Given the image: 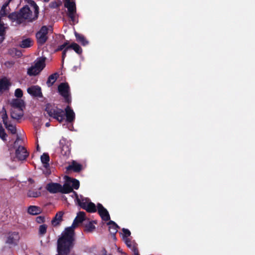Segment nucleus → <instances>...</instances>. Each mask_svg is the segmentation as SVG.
Instances as JSON below:
<instances>
[{"label":"nucleus","instance_id":"1","mask_svg":"<svg viewBox=\"0 0 255 255\" xmlns=\"http://www.w3.org/2000/svg\"><path fill=\"white\" fill-rule=\"evenodd\" d=\"M85 213L84 212L78 213L73 221L72 226L67 227L62 233L57 240V255H69L74 246V229L85 220Z\"/></svg>","mask_w":255,"mask_h":255},{"label":"nucleus","instance_id":"2","mask_svg":"<svg viewBox=\"0 0 255 255\" xmlns=\"http://www.w3.org/2000/svg\"><path fill=\"white\" fill-rule=\"evenodd\" d=\"M45 111L48 115L62 123L65 119V113L63 110L58 108L54 104L48 103L45 105Z\"/></svg>","mask_w":255,"mask_h":255},{"label":"nucleus","instance_id":"3","mask_svg":"<svg viewBox=\"0 0 255 255\" xmlns=\"http://www.w3.org/2000/svg\"><path fill=\"white\" fill-rule=\"evenodd\" d=\"M19 13L21 23L25 20L28 22H33L36 20L38 17V14H36L35 13H34V14H32V11L27 5L20 8Z\"/></svg>","mask_w":255,"mask_h":255},{"label":"nucleus","instance_id":"4","mask_svg":"<svg viewBox=\"0 0 255 255\" xmlns=\"http://www.w3.org/2000/svg\"><path fill=\"white\" fill-rule=\"evenodd\" d=\"M59 94L64 98L65 102L70 104L71 103L70 87L68 83H61L58 86Z\"/></svg>","mask_w":255,"mask_h":255},{"label":"nucleus","instance_id":"5","mask_svg":"<svg viewBox=\"0 0 255 255\" xmlns=\"http://www.w3.org/2000/svg\"><path fill=\"white\" fill-rule=\"evenodd\" d=\"M74 195L76 196L77 202L78 205L83 209L86 210L87 212L89 213H95L97 211V207L95 204L92 202H90L87 203L86 201H85L87 200V199H83L82 201L78 197V195L76 192H74Z\"/></svg>","mask_w":255,"mask_h":255},{"label":"nucleus","instance_id":"6","mask_svg":"<svg viewBox=\"0 0 255 255\" xmlns=\"http://www.w3.org/2000/svg\"><path fill=\"white\" fill-rule=\"evenodd\" d=\"M20 238L19 232H9L6 235L5 244H7L10 248L15 247L18 245Z\"/></svg>","mask_w":255,"mask_h":255},{"label":"nucleus","instance_id":"7","mask_svg":"<svg viewBox=\"0 0 255 255\" xmlns=\"http://www.w3.org/2000/svg\"><path fill=\"white\" fill-rule=\"evenodd\" d=\"M0 115L2 119L3 123L5 128L9 131L11 134H15L16 133V127L12 124L9 123L7 121L8 116L7 115L5 108L3 107L1 111L0 112Z\"/></svg>","mask_w":255,"mask_h":255},{"label":"nucleus","instance_id":"8","mask_svg":"<svg viewBox=\"0 0 255 255\" xmlns=\"http://www.w3.org/2000/svg\"><path fill=\"white\" fill-rule=\"evenodd\" d=\"M48 28L46 26H42L36 33V38L38 45H43L47 40Z\"/></svg>","mask_w":255,"mask_h":255},{"label":"nucleus","instance_id":"9","mask_svg":"<svg viewBox=\"0 0 255 255\" xmlns=\"http://www.w3.org/2000/svg\"><path fill=\"white\" fill-rule=\"evenodd\" d=\"M29 152L23 146L19 145L15 149V157L13 160L23 161L29 156Z\"/></svg>","mask_w":255,"mask_h":255},{"label":"nucleus","instance_id":"10","mask_svg":"<svg viewBox=\"0 0 255 255\" xmlns=\"http://www.w3.org/2000/svg\"><path fill=\"white\" fill-rule=\"evenodd\" d=\"M64 6L68 9V16L71 20L74 22L75 21V14L76 12V4L74 1L70 0H66L64 3Z\"/></svg>","mask_w":255,"mask_h":255},{"label":"nucleus","instance_id":"11","mask_svg":"<svg viewBox=\"0 0 255 255\" xmlns=\"http://www.w3.org/2000/svg\"><path fill=\"white\" fill-rule=\"evenodd\" d=\"M97 211L103 221H108L110 220V216L108 210L101 203L97 204Z\"/></svg>","mask_w":255,"mask_h":255},{"label":"nucleus","instance_id":"12","mask_svg":"<svg viewBox=\"0 0 255 255\" xmlns=\"http://www.w3.org/2000/svg\"><path fill=\"white\" fill-rule=\"evenodd\" d=\"M67 171H72L75 173H79L83 169V165L75 160H72L71 164L66 168Z\"/></svg>","mask_w":255,"mask_h":255},{"label":"nucleus","instance_id":"13","mask_svg":"<svg viewBox=\"0 0 255 255\" xmlns=\"http://www.w3.org/2000/svg\"><path fill=\"white\" fill-rule=\"evenodd\" d=\"M27 93L34 97H42L41 88L38 86H32L27 89Z\"/></svg>","mask_w":255,"mask_h":255},{"label":"nucleus","instance_id":"14","mask_svg":"<svg viewBox=\"0 0 255 255\" xmlns=\"http://www.w3.org/2000/svg\"><path fill=\"white\" fill-rule=\"evenodd\" d=\"M64 214L63 211H59L55 214L54 217L51 221V224L54 227L59 226L63 221V216Z\"/></svg>","mask_w":255,"mask_h":255},{"label":"nucleus","instance_id":"15","mask_svg":"<svg viewBox=\"0 0 255 255\" xmlns=\"http://www.w3.org/2000/svg\"><path fill=\"white\" fill-rule=\"evenodd\" d=\"M46 189L51 193H61V185L58 183H50L47 184Z\"/></svg>","mask_w":255,"mask_h":255},{"label":"nucleus","instance_id":"16","mask_svg":"<svg viewBox=\"0 0 255 255\" xmlns=\"http://www.w3.org/2000/svg\"><path fill=\"white\" fill-rule=\"evenodd\" d=\"M10 111V117L12 119L18 120L23 116L22 109L11 108Z\"/></svg>","mask_w":255,"mask_h":255},{"label":"nucleus","instance_id":"17","mask_svg":"<svg viewBox=\"0 0 255 255\" xmlns=\"http://www.w3.org/2000/svg\"><path fill=\"white\" fill-rule=\"evenodd\" d=\"M65 117L66 118V121L68 123H72L73 122L75 118V115L73 110L67 106L65 109Z\"/></svg>","mask_w":255,"mask_h":255},{"label":"nucleus","instance_id":"18","mask_svg":"<svg viewBox=\"0 0 255 255\" xmlns=\"http://www.w3.org/2000/svg\"><path fill=\"white\" fill-rule=\"evenodd\" d=\"M107 225L109 226V231L112 237L115 238L116 234L118 232L119 227L115 222L112 220H110L109 222L107 223Z\"/></svg>","mask_w":255,"mask_h":255},{"label":"nucleus","instance_id":"19","mask_svg":"<svg viewBox=\"0 0 255 255\" xmlns=\"http://www.w3.org/2000/svg\"><path fill=\"white\" fill-rule=\"evenodd\" d=\"M60 153L61 155H62L64 158H67L68 157L71 153V147L70 144L68 143L62 144Z\"/></svg>","mask_w":255,"mask_h":255},{"label":"nucleus","instance_id":"20","mask_svg":"<svg viewBox=\"0 0 255 255\" xmlns=\"http://www.w3.org/2000/svg\"><path fill=\"white\" fill-rule=\"evenodd\" d=\"M61 193L63 194H68L71 192H73L74 194V191L72 189V187L70 185L69 182H67V180L64 184L63 186H61Z\"/></svg>","mask_w":255,"mask_h":255},{"label":"nucleus","instance_id":"21","mask_svg":"<svg viewBox=\"0 0 255 255\" xmlns=\"http://www.w3.org/2000/svg\"><path fill=\"white\" fill-rule=\"evenodd\" d=\"M8 18L12 21H16L18 24H21V20L19 12H13L8 15Z\"/></svg>","mask_w":255,"mask_h":255},{"label":"nucleus","instance_id":"22","mask_svg":"<svg viewBox=\"0 0 255 255\" xmlns=\"http://www.w3.org/2000/svg\"><path fill=\"white\" fill-rule=\"evenodd\" d=\"M33 41L30 38H27L22 40L19 43V46L22 48H27L30 47L33 45Z\"/></svg>","mask_w":255,"mask_h":255},{"label":"nucleus","instance_id":"23","mask_svg":"<svg viewBox=\"0 0 255 255\" xmlns=\"http://www.w3.org/2000/svg\"><path fill=\"white\" fill-rule=\"evenodd\" d=\"M66 178H67V182H69L70 184L72 183L71 187H72L73 189H74L77 190L79 189L80 187V182L79 180L68 176H66Z\"/></svg>","mask_w":255,"mask_h":255},{"label":"nucleus","instance_id":"24","mask_svg":"<svg viewBox=\"0 0 255 255\" xmlns=\"http://www.w3.org/2000/svg\"><path fill=\"white\" fill-rule=\"evenodd\" d=\"M41 209L40 207L36 206H30L27 212L29 214L33 215H36L41 213Z\"/></svg>","mask_w":255,"mask_h":255},{"label":"nucleus","instance_id":"25","mask_svg":"<svg viewBox=\"0 0 255 255\" xmlns=\"http://www.w3.org/2000/svg\"><path fill=\"white\" fill-rule=\"evenodd\" d=\"M75 35L77 41L80 43L83 46H86L89 43L88 41L86 39L84 35L79 34L76 32H75Z\"/></svg>","mask_w":255,"mask_h":255},{"label":"nucleus","instance_id":"26","mask_svg":"<svg viewBox=\"0 0 255 255\" xmlns=\"http://www.w3.org/2000/svg\"><path fill=\"white\" fill-rule=\"evenodd\" d=\"M10 105L11 108L22 109V107L24 105V102L22 100L16 99L12 100Z\"/></svg>","mask_w":255,"mask_h":255},{"label":"nucleus","instance_id":"27","mask_svg":"<svg viewBox=\"0 0 255 255\" xmlns=\"http://www.w3.org/2000/svg\"><path fill=\"white\" fill-rule=\"evenodd\" d=\"M49 156L47 153H44L41 156V161L42 163L43 164L44 167L46 169L49 167Z\"/></svg>","mask_w":255,"mask_h":255},{"label":"nucleus","instance_id":"28","mask_svg":"<svg viewBox=\"0 0 255 255\" xmlns=\"http://www.w3.org/2000/svg\"><path fill=\"white\" fill-rule=\"evenodd\" d=\"M45 58H41L35 63L34 65L39 71L40 72L45 67Z\"/></svg>","mask_w":255,"mask_h":255},{"label":"nucleus","instance_id":"29","mask_svg":"<svg viewBox=\"0 0 255 255\" xmlns=\"http://www.w3.org/2000/svg\"><path fill=\"white\" fill-rule=\"evenodd\" d=\"M58 76L59 75L57 73H54L49 76L47 81V84L49 87H50L53 85V84L58 78Z\"/></svg>","mask_w":255,"mask_h":255},{"label":"nucleus","instance_id":"30","mask_svg":"<svg viewBox=\"0 0 255 255\" xmlns=\"http://www.w3.org/2000/svg\"><path fill=\"white\" fill-rule=\"evenodd\" d=\"M68 46L69 49H71L74 50L78 54H81L82 53V48L75 42H73L71 44H69Z\"/></svg>","mask_w":255,"mask_h":255},{"label":"nucleus","instance_id":"31","mask_svg":"<svg viewBox=\"0 0 255 255\" xmlns=\"http://www.w3.org/2000/svg\"><path fill=\"white\" fill-rule=\"evenodd\" d=\"M40 73L39 71L34 66H32L27 69V73L30 76H36Z\"/></svg>","mask_w":255,"mask_h":255},{"label":"nucleus","instance_id":"32","mask_svg":"<svg viewBox=\"0 0 255 255\" xmlns=\"http://www.w3.org/2000/svg\"><path fill=\"white\" fill-rule=\"evenodd\" d=\"M9 82L4 79L0 80V91H5L8 89Z\"/></svg>","mask_w":255,"mask_h":255},{"label":"nucleus","instance_id":"33","mask_svg":"<svg viewBox=\"0 0 255 255\" xmlns=\"http://www.w3.org/2000/svg\"><path fill=\"white\" fill-rule=\"evenodd\" d=\"M124 241L127 247L131 250H133V248L137 247V244L135 242L131 241L130 239H125Z\"/></svg>","mask_w":255,"mask_h":255},{"label":"nucleus","instance_id":"34","mask_svg":"<svg viewBox=\"0 0 255 255\" xmlns=\"http://www.w3.org/2000/svg\"><path fill=\"white\" fill-rule=\"evenodd\" d=\"M28 3H29L31 6L33 7L34 13L36 14H39V7L36 3V2L33 0H26Z\"/></svg>","mask_w":255,"mask_h":255},{"label":"nucleus","instance_id":"35","mask_svg":"<svg viewBox=\"0 0 255 255\" xmlns=\"http://www.w3.org/2000/svg\"><path fill=\"white\" fill-rule=\"evenodd\" d=\"M27 196L28 197H33L37 198L41 196V192L39 191H34L31 190H29L27 193Z\"/></svg>","mask_w":255,"mask_h":255},{"label":"nucleus","instance_id":"36","mask_svg":"<svg viewBox=\"0 0 255 255\" xmlns=\"http://www.w3.org/2000/svg\"><path fill=\"white\" fill-rule=\"evenodd\" d=\"M9 3V1L5 2L3 5L1 7V10H0V15L1 16H5L7 15L6 12V7L8 6V4Z\"/></svg>","mask_w":255,"mask_h":255},{"label":"nucleus","instance_id":"37","mask_svg":"<svg viewBox=\"0 0 255 255\" xmlns=\"http://www.w3.org/2000/svg\"><path fill=\"white\" fill-rule=\"evenodd\" d=\"M95 229V226L92 222H90L88 224L85 225L84 231L86 232L90 233L92 232Z\"/></svg>","mask_w":255,"mask_h":255},{"label":"nucleus","instance_id":"38","mask_svg":"<svg viewBox=\"0 0 255 255\" xmlns=\"http://www.w3.org/2000/svg\"><path fill=\"white\" fill-rule=\"evenodd\" d=\"M47 226L45 224L41 225L39 228V234L41 236H43L46 234L47 231Z\"/></svg>","mask_w":255,"mask_h":255},{"label":"nucleus","instance_id":"39","mask_svg":"<svg viewBox=\"0 0 255 255\" xmlns=\"http://www.w3.org/2000/svg\"><path fill=\"white\" fill-rule=\"evenodd\" d=\"M5 33V28L0 17V36H3Z\"/></svg>","mask_w":255,"mask_h":255},{"label":"nucleus","instance_id":"40","mask_svg":"<svg viewBox=\"0 0 255 255\" xmlns=\"http://www.w3.org/2000/svg\"><path fill=\"white\" fill-rule=\"evenodd\" d=\"M69 42L68 40H66L63 44L58 46L57 48L55 50V52L60 51L63 50L65 47L69 45Z\"/></svg>","mask_w":255,"mask_h":255},{"label":"nucleus","instance_id":"41","mask_svg":"<svg viewBox=\"0 0 255 255\" xmlns=\"http://www.w3.org/2000/svg\"><path fill=\"white\" fill-rule=\"evenodd\" d=\"M122 232H123V236L124 240H125V239H129L128 237H129L131 234L130 231L127 229L123 228Z\"/></svg>","mask_w":255,"mask_h":255},{"label":"nucleus","instance_id":"42","mask_svg":"<svg viewBox=\"0 0 255 255\" xmlns=\"http://www.w3.org/2000/svg\"><path fill=\"white\" fill-rule=\"evenodd\" d=\"M7 134L6 133L5 130H0V138L3 141H6Z\"/></svg>","mask_w":255,"mask_h":255},{"label":"nucleus","instance_id":"43","mask_svg":"<svg viewBox=\"0 0 255 255\" xmlns=\"http://www.w3.org/2000/svg\"><path fill=\"white\" fill-rule=\"evenodd\" d=\"M14 95L17 98H20L23 96V92L20 89L17 88L15 90Z\"/></svg>","mask_w":255,"mask_h":255},{"label":"nucleus","instance_id":"44","mask_svg":"<svg viewBox=\"0 0 255 255\" xmlns=\"http://www.w3.org/2000/svg\"><path fill=\"white\" fill-rule=\"evenodd\" d=\"M69 49L68 46L65 47V48L63 50L62 53V59L63 61L65 57H66V53L68 50Z\"/></svg>","mask_w":255,"mask_h":255},{"label":"nucleus","instance_id":"45","mask_svg":"<svg viewBox=\"0 0 255 255\" xmlns=\"http://www.w3.org/2000/svg\"><path fill=\"white\" fill-rule=\"evenodd\" d=\"M36 221L37 223L40 224L44 222L45 219L43 216H38L36 218Z\"/></svg>","mask_w":255,"mask_h":255},{"label":"nucleus","instance_id":"46","mask_svg":"<svg viewBox=\"0 0 255 255\" xmlns=\"http://www.w3.org/2000/svg\"><path fill=\"white\" fill-rule=\"evenodd\" d=\"M50 7L53 8H56L58 7L59 5L56 2H51L50 4Z\"/></svg>","mask_w":255,"mask_h":255},{"label":"nucleus","instance_id":"47","mask_svg":"<svg viewBox=\"0 0 255 255\" xmlns=\"http://www.w3.org/2000/svg\"><path fill=\"white\" fill-rule=\"evenodd\" d=\"M133 248L134 249L133 250H132V251L134 253V255H140L138 253V250L137 247H134Z\"/></svg>","mask_w":255,"mask_h":255},{"label":"nucleus","instance_id":"48","mask_svg":"<svg viewBox=\"0 0 255 255\" xmlns=\"http://www.w3.org/2000/svg\"><path fill=\"white\" fill-rule=\"evenodd\" d=\"M28 181L29 182V183L31 184L34 183V181L32 178H28Z\"/></svg>","mask_w":255,"mask_h":255},{"label":"nucleus","instance_id":"49","mask_svg":"<svg viewBox=\"0 0 255 255\" xmlns=\"http://www.w3.org/2000/svg\"><path fill=\"white\" fill-rule=\"evenodd\" d=\"M3 129H4L3 128L1 123H0V130H3Z\"/></svg>","mask_w":255,"mask_h":255},{"label":"nucleus","instance_id":"50","mask_svg":"<svg viewBox=\"0 0 255 255\" xmlns=\"http://www.w3.org/2000/svg\"><path fill=\"white\" fill-rule=\"evenodd\" d=\"M50 123L49 122L48 123H46V124H45V126L47 127H49L50 126Z\"/></svg>","mask_w":255,"mask_h":255},{"label":"nucleus","instance_id":"51","mask_svg":"<svg viewBox=\"0 0 255 255\" xmlns=\"http://www.w3.org/2000/svg\"><path fill=\"white\" fill-rule=\"evenodd\" d=\"M39 145H37V147H36V149H37V150H39Z\"/></svg>","mask_w":255,"mask_h":255},{"label":"nucleus","instance_id":"52","mask_svg":"<svg viewBox=\"0 0 255 255\" xmlns=\"http://www.w3.org/2000/svg\"><path fill=\"white\" fill-rule=\"evenodd\" d=\"M18 138L17 137V139H16V140L14 141V144H15V145L16 144V143L17 141V140H18Z\"/></svg>","mask_w":255,"mask_h":255},{"label":"nucleus","instance_id":"53","mask_svg":"<svg viewBox=\"0 0 255 255\" xmlns=\"http://www.w3.org/2000/svg\"><path fill=\"white\" fill-rule=\"evenodd\" d=\"M45 2H48L50 0H43Z\"/></svg>","mask_w":255,"mask_h":255},{"label":"nucleus","instance_id":"54","mask_svg":"<svg viewBox=\"0 0 255 255\" xmlns=\"http://www.w3.org/2000/svg\"><path fill=\"white\" fill-rule=\"evenodd\" d=\"M3 39H4V37H3L2 38V40H1V41H2Z\"/></svg>","mask_w":255,"mask_h":255}]
</instances>
